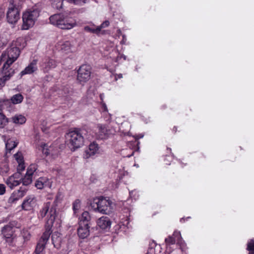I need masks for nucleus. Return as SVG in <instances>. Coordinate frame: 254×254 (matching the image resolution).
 Segmentation results:
<instances>
[{"instance_id": "f257e3e1", "label": "nucleus", "mask_w": 254, "mask_h": 254, "mask_svg": "<svg viewBox=\"0 0 254 254\" xmlns=\"http://www.w3.org/2000/svg\"><path fill=\"white\" fill-rule=\"evenodd\" d=\"M70 14V11H64L53 14L49 18L50 23L62 29H71L77 25V22Z\"/></svg>"}, {"instance_id": "f03ea898", "label": "nucleus", "mask_w": 254, "mask_h": 254, "mask_svg": "<svg viewBox=\"0 0 254 254\" xmlns=\"http://www.w3.org/2000/svg\"><path fill=\"white\" fill-rule=\"evenodd\" d=\"M42 9V3L39 2L26 9L23 12L22 30H28L34 25L40 15Z\"/></svg>"}, {"instance_id": "7ed1b4c3", "label": "nucleus", "mask_w": 254, "mask_h": 254, "mask_svg": "<svg viewBox=\"0 0 254 254\" xmlns=\"http://www.w3.org/2000/svg\"><path fill=\"white\" fill-rule=\"evenodd\" d=\"M50 217L46 221L45 224V231L37 244L34 254H44L43 251L45 249L46 245L52 233L51 229L55 220L56 211L55 208H52L50 211Z\"/></svg>"}, {"instance_id": "20e7f679", "label": "nucleus", "mask_w": 254, "mask_h": 254, "mask_svg": "<svg viewBox=\"0 0 254 254\" xmlns=\"http://www.w3.org/2000/svg\"><path fill=\"white\" fill-rule=\"evenodd\" d=\"M113 204L109 198L101 196L94 198L90 203V207L95 212L109 214L113 210Z\"/></svg>"}, {"instance_id": "39448f33", "label": "nucleus", "mask_w": 254, "mask_h": 254, "mask_svg": "<svg viewBox=\"0 0 254 254\" xmlns=\"http://www.w3.org/2000/svg\"><path fill=\"white\" fill-rule=\"evenodd\" d=\"M82 134L83 130L78 128H75L66 133V142L71 150L74 151L83 144L84 138Z\"/></svg>"}, {"instance_id": "423d86ee", "label": "nucleus", "mask_w": 254, "mask_h": 254, "mask_svg": "<svg viewBox=\"0 0 254 254\" xmlns=\"http://www.w3.org/2000/svg\"><path fill=\"white\" fill-rule=\"evenodd\" d=\"M24 42V39L21 38H18L14 43H13L9 47H8L6 52L7 59L3 64L4 68L9 67L10 65L14 62L18 58L20 53V46L21 42Z\"/></svg>"}, {"instance_id": "0eeeda50", "label": "nucleus", "mask_w": 254, "mask_h": 254, "mask_svg": "<svg viewBox=\"0 0 254 254\" xmlns=\"http://www.w3.org/2000/svg\"><path fill=\"white\" fill-rule=\"evenodd\" d=\"M62 199V195L61 193L58 192L56 196L55 199L52 204L50 202H48L44 204L42 209L40 211V215L42 218H44L47 215L49 219L50 217V211L52 208H55L56 211L55 218L57 217V208L56 206L59 202H60Z\"/></svg>"}, {"instance_id": "6e6552de", "label": "nucleus", "mask_w": 254, "mask_h": 254, "mask_svg": "<svg viewBox=\"0 0 254 254\" xmlns=\"http://www.w3.org/2000/svg\"><path fill=\"white\" fill-rule=\"evenodd\" d=\"M91 73V66L88 64H82L77 70V80L80 84H83L90 79Z\"/></svg>"}, {"instance_id": "1a4fd4ad", "label": "nucleus", "mask_w": 254, "mask_h": 254, "mask_svg": "<svg viewBox=\"0 0 254 254\" xmlns=\"http://www.w3.org/2000/svg\"><path fill=\"white\" fill-rule=\"evenodd\" d=\"M7 22L11 24H14L20 19V9L18 6L13 3H10L6 13Z\"/></svg>"}, {"instance_id": "9d476101", "label": "nucleus", "mask_w": 254, "mask_h": 254, "mask_svg": "<svg viewBox=\"0 0 254 254\" xmlns=\"http://www.w3.org/2000/svg\"><path fill=\"white\" fill-rule=\"evenodd\" d=\"M13 229V225L10 223L5 225L1 229V234L3 237L5 239L6 242L9 245L12 244L14 238V231Z\"/></svg>"}, {"instance_id": "9b49d317", "label": "nucleus", "mask_w": 254, "mask_h": 254, "mask_svg": "<svg viewBox=\"0 0 254 254\" xmlns=\"http://www.w3.org/2000/svg\"><path fill=\"white\" fill-rule=\"evenodd\" d=\"M114 130L108 127L102 125H98V131L97 132V137L100 139L108 138L110 135L114 133Z\"/></svg>"}, {"instance_id": "f8f14e48", "label": "nucleus", "mask_w": 254, "mask_h": 254, "mask_svg": "<svg viewBox=\"0 0 254 254\" xmlns=\"http://www.w3.org/2000/svg\"><path fill=\"white\" fill-rule=\"evenodd\" d=\"M22 177L21 173L16 172L9 177L5 181V183L11 189L18 186L21 182Z\"/></svg>"}, {"instance_id": "ddd939ff", "label": "nucleus", "mask_w": 254, "mask_h": 254, "mask_svg": "<svg viewBox=\"0 0 254 254\" xmlns=\"http://www.w3.org/2000/svg\"><path fill=\"white\" fill-rule=\"evenodd\" d=\"M57 65V62L53 59L46 58L42 60L40 64L41 70L44 72H48L50 70L55 68Z\"/></svg>"}, {"instance_id": "4468645a", "label": "nucleus", "mask_w": 254, "mask_h": 254, "mask_svg": "<svg viewBox=\"0 0 254 254\" xmlns=\"http://www.w3.org/2000/svg\"><path fill=\"white\" fill-rule=\"evenodd\" d=\"M176 241L177 244L180 246L184 243L180 232L175 231L172 236H169L165 240V242L167 246L174 245Z\"/></svg>"}, {"instance_id": "2eb2a0df", "label": "nucleus", "mask_w": 254, "mask_h": 254, "mask_svg": "<svg viewBox=\"0 0 254 254\" xmlns=\"http://www.w3.org/2000/svg\"><path fill=\"white\" fill-rule=\"evenodd\" d=\"M3 75L0 78V89L4 86L5 82L9 80L15 73V70L12 68H7L3 67Z\"/></svg>"}, {"instance_id": "dca6fc26", "label": "nucleus", "mask_w": 254, "mask_h": 254, "mask_svg": "<svg viewBox=\"0 0 254 254\" xmlns=\"http://www.w3.org/2000/svg\"><path fill=\"white\" fill-rule=\"evenodd\" d=\"M26 193V191L20 188L17 190L14 191L7 200V203L10 205L16 203V202L22 197H23Z\"/></svg>"}, {"instance_id": "f3484780", "label": "nucleus", "mask_w": 254, "mask_h": 254, "mask_svg": "<svg viewBox=\"0 0 254 254\" xmlns=\"http://www.w3.org/2000/svg\"><path fill=\"white\" fill-rule=\"evenodd\" d=\"M36 205L35 197L33 195L28 196L23 201L21 207L23 210H31Z\"/></svg>"}, {"instance_id": "a211bd4d", "label": "nucleus", "mask_w": 254, "mask_h": 254, "mask_svg": "<svg viewBox=\"0 0 254 254\" xmlns=\"http://www.w3.org/2000/svg\"><path fill=\"white\" fill-rule=\"evenodd\" d=\"M37 62V60H33L24 70L21 71L19 74L20 77H21L25 74H32L37 71L38 69Z\"/></svg>"}, {"instance_id": "6ab92c4d", "label": "nucleus", "mask_w": 254, "mask_h": 254, "mask_svg": "<svg viewBox=\"0 0 254 254\" xmlns=\"http://www.w3.org/2000/svg\"><path fill=\"white\" fill-rule=\"evenodd\" d=\"M90 226L87 224L79 225V227L77 229V234L79 238L81 239H85L87 238L90 234Z\"/></svg>"}, {"instance_id": "aec40b11", "label": "nucleus", "mask_w": 254, "mask_h": 254, "mask_svg": "<svg viewBox=\"0 0 254 254\" xmlns=\"http://www.w3.org/2000/svg\"><path fill=\"white\" fill-rule=\"evenodd\" d=\"M52 185L50 180L47 177H40L35 182V186L38 189H42Z\"/></svg>"}, {"instance_id": "412c9836", "label": "nucleus", "mask_w": 254, "mask_h": 254, "mask_svg": "<svg viewBox=\"0 0 254 254\" xmlns=\"http://www.w3.org/2000/svg\"><path fill=\"white\" fill-rule=\"evenodd\" d=\"M98 149L99 147L97 143L95 142L91 143L89 146L88 149L85 151L84 157L88 158L89 157L94 155L97 152Z\"/></svg>"}, {"instance_id": "4be33fe9", "label": "nucleus", "mask_w": 254, "mask_h": 254, "mask_svg": "<svg viewBox=\"0 0 254 254\" xmlns=\"http://www.w3.org/2000/svg\"><path fill=\"white\" fill-rule=\"evenodd\" d=\"M97 225L101 229H105L110 227L111 222L109 217L107 216H102L98 220Z\"/></svg>"}, {"instance_id": "5701e85b", "label": "nucleus", "mask_w": 254, "mask_h": 254, "mask_svg": "<svg viewBox=\"0 0 254 254\" xmlns=\"http://www.w3.org/2000/svg\"><path fill=\"white\" fill-rule=\"evenodd\" d=\"M52 241L55 248H60L62 243L61 234L57 232H54L52 235Z\"/></svg>"}, {"instance_id": "b1692460", "label": "nucleus", "mask_w": 254, "mask_h": 254, "mask_svg": "<svg viewBox=\"0 0 254 254\" xmlns=\"http://www.w3.org/2000/svg\"><path fill=\"white\" fill-rule=\"evenodd\" d=\"M91 216L88 211H84L79 218V225L87 224L90 225Z\"/></svg>"}, {"instance_id": "393cba45", "label": "nucleus", "mask_w": 254, "mask_h": 254, "mask_svg": "<svg viewBox=\"0 0 254 254\" xmlns=\"http://www.w3.org/2000/svg\"><path fill=\"white\" fill-rule=\"evenodd\" d=\"M84 31L93 34L99 35L100 33V29L94 25L92 26H86L84 27Z\"/></svg>"}, {"instance_id": "a878e982", "label": "nucleus", "mask_w": 254, "mask_h": 254, "mask_svg": "<svg viewBox=\"0 0 254 254\" xmlns=\"http://www.w3.org/2000/svg\"><path fill=\"white\" fill-rule=\"evenodd\" d=\"M12 122L16 124H23L26 122V118L21 115H17L11 118Z\"/></svg>"}, {"instance_id": "bb28decb", "label": "nucleus", "mask_w": 254, "mask_h": 254, "mask_svg": "<svg viewBox=\"0 0 254 254\" xmlns=\"http://www.w3.org/2000/svg\"><path fill=\"white\" fill-rule=\"evenodd\" d=\"M23 100V97L21 94H16L11 98V102L14 104L20 103Z\"/></svg>"}, {"instance_id": "cd10ccee", "label": "nucleus", "mask_w": 254, "mask_h": 254, "mask_svg": "<svg viewBox=\"0 0 254 254\" xmlns=\"http://www.w3.org/2000/svg\"><path fill=\"white\" fill-rule=\"evenodd\" d=\"M71 44L69 41H65L61 45V50L65 53H68L70 51Z\"/></svg>"}, {"instance_id": "c85d7f7f", "label": "nucleus", "mask_w": 254, "mask_h": 254, "mask_svg": "<svg viewBox=\"0 0 254 254\" xmlns=\"http://www.w3.org/2000/svg\"><path fill=\"white\" fill-rule=\"evenodd\" d=\"M41 147L42 148L43 153L46 156L50 154L53 155V154L52 153V148L51 147L48 148V146L47 144H42L41 146Z\"/></svg>"}, {"instance_id": "c756f323", "label": "nucleus", "mask_w": 254, "mask_h": 254, "mask_svg": "<svg viewBox=\"0 0 254 254\" xmlns=\"http://www.w3.org/2000/svg\"><path fill=\"white\" fill-rule=\"evenodd\" d=\"M8 123V119L0 109V128H3Z\"/></svg>"}, {"instance_id": "7c9ffc66", "label": "nucleus", "mask_w": 254, "mask_h": 254, "mask_svg": "<svg viewBox=\"0 0 254 254\" xmlns=\"http://www.w3.org/2000/svg\"><path fill=\"white\" fill-rule=\"evenodd\" d=\"M64 0H50L52 6L57 9H60L63 7Z\"/></svg>"}, {"instance_id": "2f4dec72", "label": "nucleus", "mask_w": 254, "mask_h": 254, "mask_svg": "<svg viewBox=\"0 0 254 254\" xmlns=\"http://www.w3.org/2000/svg\"><path fill=\"white\" fill-rule=\"evenodd\" d=\"M17 145V143L11 139H8L5 143V147L6 150L10 151L14 148Z\"/></svg>"}, {"instance_id": "473e14b6", "label": "nucleus", "mask_w": 254, "mask_h": 254, "mask_svg": "<svg viewBox=\"0 0 254 254\" xmlns=\"http://www.w3.org/2000/svg\"><path fill=\"white\" fill-rule=\"evenodd\" d=\"M72 89L68 86L63 87L61 94L65 97L70 96L72 94Z\"/></svg>"}, {"instance_id": "72a5a7b5", "label": "nucleus", "mask_w": 254, "mask_h": 254, "mask_svg": "<svg viewBox=\"0 0 254 254\" xmlns=\"http://www.w3.org/2000/svg\"><path fill=\"white\" fill-rule=\"evenodd\" d=\"M32 182V176L26 174L23 178H22L21 182L23 185L28 186Z\"/></svg>"}, {"instance_id": "f704fd0d", "label": "nucleus", "mask_w": 254, "mask_h": 254, "mask_svg": "<svg viewBox=\"0 0 254 254\" xmlns=\"http://www.w3.org/2000/svg\"><path fill=\"white\" fill-rule=\"evenodd\" d=\"M81 201L77 199H76L72 204V208L74 213H76L80 208Z\"/></svg>"}, {"instance_id": "c9c22d12", "label": "nucleus", "mask_w": 254, "mask_h": 254, "mask_svg": "<svg viewBox=\"0 0 254 254\" xmlns=\"http://www.w3.org/2000/svg\"><path fill=\"white\" fill-rule=\"evenodd\" d=\"M89 1V0H68L69 2L78 5H82Z\"/></svg>"}, {"instance_id": "e433bc0d", "label": "nucleus", "mask_w": 254, "mask_h": 254, "mask_svg": "<svg viewBox=\"0 0 254 254\" xmlns=\"http://www.w3.org/2000/svg\"><path fill=\"white\" fill-rule=\"evenodd\" d=\"M247 250L249 251V254H254V241L252 240L247 245Z\"/></svg>"}, {"instance_id": "4c0bfd02", "label": "nucleus", "mask_w": 254, "mask_h": 254, "mask_svg": "<svg viewBox=\"0 0 254 254\" xmlns=\"http://www.w3.org/2000/svg\"><path fill=\"white\" fill-rule=\"evenodd\" d=\"M36 169L37 168L35 165H31L27 169L26 174L32 176Z\"/></svg>"}, {"instance_id": "58836bf2", "label": "nucleus", "mask_w": 254, "mask_h": 254, "mask_svg": "<svg viewBox=\"0 0 254 254\" xmlns=\"http://www.w3.org/2000/svg\"><path fill=\"white\" fill-rule=\"evenodd\" d=\"M110 25V22L108 20H106L104 22H103L100 26H98V28L100 29V31H101V29L102 28H104L106 27H107Z\"/></svg>"}, {"instance_id": "ea45409f", "label": "nucleus", "mask_w": 254, "mask_h": 254, "mask_svg": "<svg viewBox=\"0 0 254 254\" xmlns=\"http://www.w3.org/2000/svg\"><path fill=\"white\" fill-rule=\"evenodd\" d=\"M6 40L5 39L0 37V48L5 46L6 45Z\"/></svg>"}, {"instance_id": "a19ab883", "label": "nucleus", "mask_w": 254, "mask_h": 254, "mask_svg": "<svg viewBox=\"0 0 254 254\" xmlns=\"http://www.w3.org/2000/svg\"><path fill=\"white\" fill-rule=\"evenodd\" d=\"M5 192V187L4 185L0 184V195H2Z\"/></svg>"}, {"instance_id": "79ce46f5", "label": "nucleus", "mask_w": 254, "mask_h": 254, "mask_svg": "<svg viewBox=\"0 0 254 254\" xmlns=\"http://www.w3.org/2000/svg\"><path fill=\"white\" fill-rule=\"evenodd\" d=\"M25 166L23 164H19L18 167H17V172H19L20 171H22L24 170Z\"/></svg>"}, {"instance_id": "37998d69", "label": "nucleus", "mask_w": 254, "mask_h": 254, "mask_svg": "<svg viewBox=\"0 0 254 254\" xmlns=\"http://www.w3.org/2000/svg\"><path fill=\"white\" fill-rule=\"evenodd\" d=\"M2 169H4V171L5 172V173H7L8 171V166L7 165H4L3 166V168H1Z\"/></svg>"}, {"instance_id": "c03bdc74", "label": "nucleus", "mask_w": 254, "mask_h": 254, "mask_svg": "<svg viewBox=\"0 0 254 254\" xmlns=\"http://www.w3.org/2000/svg\"><path fill=\"white\" fill-rule=\"evenodd\" d=\"M118 78H122V77H123V75H122V74H118Z\"/></svg>"}, {"instance_id": "a18cd8bd", "label": "nucleus", "mask_w": 254, "mask_h": 254, "mask_svg": "<svg viewBox=\"0 0 254 254\" xmlns=\"http://www.w3.org/2000/svg\"><path fill=\"white\" fill-rule=\"evenodd\" d=\"M103 106L104 107L105 111H106L107 110V106H106V105H105V104H103Z\"/></svg>"}, {"instance_id": "49530a36", "label": "nucleus", "mask_w": 254, "mask_h": 254, "mask_svg": "<svg viewBox=\"0 0 254 254\" xmlns=\"http://www.w3.org/2000/svg\"><path fill=\"white\" fill-rule=\"evenodd\" d=\"M6 56V54H5L4 55V54H2L1 57L3 58L4 57H5Z\"/></svg>"}, {"instance_id": "de8ad7c7", "label": "nucleus", "mask_w": 254, "mask_h": 254, "mask_svg": "<svg viewBox=\"0 0 254 254\" xmlns=\"http://www.w3.org/2000/svg\"><path fill=\"white\" fill-rule=\"evenodd\" d=\"M183 219H184V218H182V219H181L180 221H181V222H183Z\"/></svg>"}, {"instance_id": "09e8293b", "label": "nucleus", "mask_w": 254, "mask_h": 254, "mask_svg": "<svg viewBox=\"0 0 254 254\" xmlns=\"http://www.w3.org/2000/svg\"><path fill=\"white\" fill-rule=\"evenodd\" d=\"M6 102H8V103L9 102V101L8 100H6Z\"/></svg>"}, {"instance_id": "8fccbe9b", "label": "nucleus", "mask_w": 254, "mask_h": 254, "mask_svg": "<svg viewBox=\"0 0 254 254\" xmlns=\"http://www.w3.org/2000/svg\"><path fill=\"white\" fill-rule=\"evenodd\" d=\"M24 43H23V45L22 46V47H24Z\"/></svg>"}]
</instances>
